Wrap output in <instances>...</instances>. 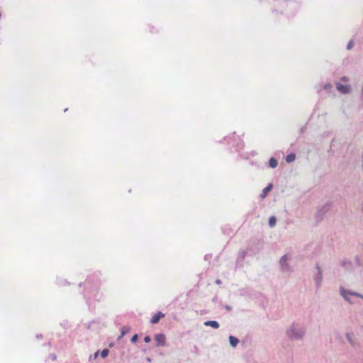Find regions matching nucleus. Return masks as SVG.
Masks as SVG:
<instances>
[{"label": "nucleus", "instance_id": "nucleus-1", "mask_svg": "<svg viewBox=\"0 0 363 363\" xmlns=\"http://www.w3.org/2000/svg\"><path fill=\"white\" fill-rule=\"evenodd\" d=\"M155 340L157 342V345H165L166 337L163 334H157L155 336Z\"/></svg>", "mask_w": 363, "mask_h": 363}, {"label": "nucleus", "instance_id": "nucleus-2", "mask_svg": "<svg viewBox=\"0 0 363 363\" xmlns=\"http://www.w3.org/2000/svg\"><path fill=\"white\" fill-rule=\"evenodd\" d=\"M164 313H162V312H157V313H156L152 316V318H151V320H150V323H151L152 324H156V323H157L160 321V320L161 318H164Z\"/></svg>", "mask_w": 363, "mask_h": 363}, {"label": "nucleus", "instance_id": "nucleus-3", "mask_svg": "<svg viewBox=\"0 0 363 363\" xmlns=\"http://www.w3.org/2000/svg\"><path fill=\"white\" fill-rule=\"evenodd\" d=\"M337 90L342 94H347L350 91V86L342 85L340 84H337Z\"/></svg>", "mask_w": 363, "mask_h": 363}, {"label": "nucleus", "instance_id": "nucleus-4", "mask_svg": "<svg viewBox=\"0 0 363 363\" xmlns=\"http://www.w3.org/2000/svg\"><path fill=\"white\" fill-rule=\"evenodd\" d=\"M204 325H206V326H211L213 328H218L219 327V324L217 321H215V320H208V321H206L204 323Z\"/></svg>", "mask_w": 363, "mask_h": 363}, {"label": "nucleus", "instance_id": "nucleus-5", "mask_svg": "<svg viewBox=\"0 0 363 363\" xmlns=\"http://www.w3.org/2000/svg\"><path fill=\"white\" fill-rule=\"evenodd\" d=\"M289 335L291 337V338H298V337H302L303 334V332L301 331L297 334H295L294 333V329H291L289 332Z\"/></svg>", "mask_w": 363, "mask_h": 363}, {"label": "nucleus", "instance_id": "nucleus-6", "mask_svg": "<svg viewBox=\"0 0 363 363\" xmlns=\"http://www.w3.org/2000/svg\"><path fill=\"white\" fill-rule=\"evenodd\" d=\"M229 341L233 347H235L238 343V339L233 336H230Z\"/></svg>", "mask_w": 363, "mask_h": 363}, {"label": "nucleus", "instance_id": "nucleus-7", "mask_svg": "<svg viewBox=\"0 0 363 363\" xmlns=\"http://www.w3.org/2000/svg\"><path fill=\"white\" fill-rule=\"evenodd\" d=\"M272 188V184H269L267 187H265L263 190V194L262 195V197L264 198L267 196V193L271 191Z\"/></svg>", "mask_w": 363, "mask_h": 363}, {"label": "nucleus", "instance_id": "nucleus-8", "mask_svg": "<svg viewBox=\"0 0 363 363\" xmlns=\"http://www.w3.org/2000/svg\"><path fill=\"white\" fill-rule=\"evenodd\" d=\"M296 159V155L295 154H289L286 156V161L289 163V162H291L293 161H294Z\"/></svg>", "mask_w": 363, "mask_h": 363}, {"label": "nucleus", "instance_id": "nucleus-9", "mask_svg": "<svg viewBox=\"0 0 363 363\" xmlns=\"http://www.w3.org/2000/svg\"><path fill=\"white\" fill-rule=\"evenodd\" d=\"M269 166L272 168H274L277 166V161L274 157H272L269 160Z\"/></svg>", "mask_w": 363, "mask_h": 363}, {"label": "nucleus", "instance_id": "nucleus-10", "mask_svg": "<svg viewBox=\"0 0 363 363\" xmlns=\"http://www.w3.org/2000/svg\"><path fill=\"white\" fill-rule=\"evenodd\" d=\"M276 222H277V219L274 216H272L269 218V224L271 227H274L276 224Z\"/></svg>", "mask_w": 363, "mask_h": 363}, {"label": "nucleus", "instance_id": "nucleus-11", "mask_svg": "<svg viewBox=\"0 0 363 363\" xmlns=\"http://www.w3.org/2000/svg\"><path fill=\"white\" fill-rule=\"evenodd\" d=\"M109 353V350L108 349H104L102 350L101 353V356L102 358H105L108 356Z\"/></svg>", "mask_w": 363, "mask_h": 363}, {"label": "nucleus", "instance_id": "nucleus-12", "mask_svg": "<svg viewBox=\"0 0 363 363\" xmlns=\"http://www.w3.org/2000/svg\"><path fill=\"white\" fill-rule=\"evenodd\" d=\"M128 330H129L128 328H123L121 330V335L120 337H123L125 335V334L128 332Z\"/></svg>", "mask_w": 363, "mask_h": 363}, {"label": "nucleus", "instance_id": "nucleus-13", "mask_svg": "<svg viewBox=\"0 0 363 363\" xmlns=\"http://www.w3.org/2000/svg\"><path fill=\"white\" fill-rule=\"evenodd\" d=\"M138 335H134L132 338H131V341L132 342H135L137 340H138Z\"/></svg>", "mask_w": 363, "mask_h": 363}, {"label": "nucleus", "instance_id": "nucleus-14", "mask_svg": "<svg viewBox=\"0 0 363 363\" xmlns=\"http://www.w3.org/2000/svg\"><path fill=\"white\" fill-rule=\"evenodd\" d=\"M144 340L145 342H150L151 339L149 336H146V337H145Z\"/></svg>", "mask_w": 363, "mask_h": 363}, {"label": "nucleus", "instance_id": "nucleus-15", "mask_svg": "<svg viewBox=\"0 0 363 363\" xmlns=\"http://www.w3.org/2000/svg\"><path fill=\"white\" fill-rule=\"evenodd\" d=\"M353 47V43L350 41L347 45V49H351Z\"/></svg>", "mask_w": 363, "mask_h": 363}, {"label": "nucleus", "instance_id": "nucleus-16", "mask_svg": "<svg viewBox=\"0 0 363 363\" xmlns=\"http://www.w3.org/2000/svg\"><path fill=\"white\" fill-rule=\"evenodd\" d=\"M286 259H287V256L284 255V256L282 257L281 262H282L283 261L286 260Z\"/></svg>", "mask_w": 363, "mask_h": 363}, {"label": "nucleus", "instance_id": "nucleus-17", "mask_svg": "<svg viewBox=\"0 0 363 363\" xmlns=\"http://www.w3.org/2000/svg\"><path fill=\"white\" fill-rule=\"evenodd\" d=\"M342 80L343 82H347V81H348V79H347V77H343L342 78Z\"/></svg>", "mask_w": 363, "mask_h": 363}, {"label": "nucleus", "instance_id": "nucleus-18", "mask_svg": "<svg viewBox=\"0 0 363 363\" xmlns=\"http://www.w3.org/2000/svg\"><path fill=\"white\" fill-rule=\"evenodd\" d=\"M99 355V351H97L95 354H94V359H96L97 357Z\"/></svg>", "mask_w": 363, "mask_h": 363}, {"label": "nucleus", "instance_id": "nucleus-19", "mask_svg": "<svg viewBox=\"0 0 363 363\" xmlns=\"http://www.w3.org/2000/svg\"><path fill=\"white\" fill-rule=\"evenodd\" d=\"M350 294L351 295H354V296H360V295L357 294H355V293H350Z\"/></svg>", "mask_w": 363, "mask_h": 363}, {"label": "nucleus", "instance_id": "nucleus-20", "mask_svg": "<svg viewBox=\"0 0 363 363\" xmlns=\"http://www.w3.org/2000/svg\"><path fill=\"white\" fill-rule=\"evenodd\" d=\"M342 295L344 296V297L345 298V299H347V301H349V298L347 297V296L345 294H343Z\"/></svg>", "mask_w": 363, "mask_h": 363}, {"label": "nucleus", "instance_id": "nucleus-21", "mask_svg": "<svg viewBox=\"0 0 363 363\" xmlns=\"http://www.w3.org/2000/svg\"><path fill=\"white\" fill-rule=\"evenodd\" d=\"M347 339H348V341H350V342L351 341V340H350V338L349 335H347Z\"/></svg>", "mask_w": 363, "mask_h": 363}]
</instances>
